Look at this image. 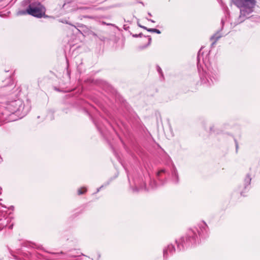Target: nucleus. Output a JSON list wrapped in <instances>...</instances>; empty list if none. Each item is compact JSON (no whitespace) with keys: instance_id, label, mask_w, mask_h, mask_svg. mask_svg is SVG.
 I'll return each instance as SVG.
<instances>
[{"instance_id":"15","label":"nucleus","mask_w":260,"mask_h":260,"mask_svg":"<svg viewBox=\"0 0 260 260\" xmlns=\"http://www.w3.org/2000/svg\"><path fill=\"white\" fill-rule=\"evenodd\" d=\"M145 38H148V43L146 44V45H145L144 46H139V48L140 49H145L146 48V47H147L148 46H149L151 43V36H145Z\"/></svg>"},{"instance_id":"19","label":"nucleus","mask_w":260,"mask_h":260,"mask_svg":"<svg viewBox=\"0 0 260 260\" xmlns=\"http://www.w3.org/2000/svg\"><path fill=\"white\" fill-rule=\"evenodd\" d=\"M156 70L159 75L161 76H163V73L161 69L159 66H156Z\"/></svg>"},{"instance_id":"31","label":"nucleus","mask_w":260,"mask_h":260,"mask_svg":"<svg viewBox=\"0 0 260 260\" xmlns=\"http://www.w3.org/2000/svg\"><path fill=\"white\" fill-rule=\"evenodd\" d=\"M88 105V103H84V106H83V107L85 108H87Z\"/></svg>"},{"instance_id":"36","label":"nucleus","mask_w":260,"mask_h":260,"mask_svg":"<svg viewBox=\"0 0 260 260\" xmlns=\"http://www.w3.org/2000/svg\"><path fill=\"white\" fill-rule=\"evenodd\" d=\"M127 176L128 179H129V176H128V173H127Z\"/></svg>"},{"instance_id":"4","label":"nucleus","mask_w":260,"mask_h":260,"mask_svg":"<svg viewBox=\"0 0 260 260\" xmlns=\"http://www.w3.org/2000/svg\"><path fill=\"white\" fill-rule=\"evenodd\" d=\"M21 6L25 10H19L17 15L29 14L37 18H41L45 14V8L38 0H23Z\"/></svg>"},{"instance_id":"18","label":"nucleus","mask_w":260,"mask_h":260,"mask_svg":"<svg viewBox=\"0 0 260 260\" xmlns=\"http://www.w3.org/2000/svg\"><path fill=\"white\" fill-rule=\"evenodd\" d=\"M109 184V182H107L106 183V184H104V185H102V186H101L99 188H98L97 189H96V191L95 192V193H96L98 192H99L101 189L102 188H103V187L108 185Z\"/></svg>"},{"instance_id":"5","label":"nucleus","mask_w":260,"mask_h":260,"mask_svg":"<svg viewBox=\"0 0 260 260\" xmlns=\"http://www.w3.org/2000/svg\"><path fill=\"white\" fill-rule=\"evenodd\" d=\"M232 3L240 9V15L234 22L237 25L249 17L256 5V0H231Z\"/></svg>"},{"instance_id":"10","label":"nucleus","mask_w":260,"mask_h":260,"mask_svg":"<svg viewBox=\"0 0 260 260\" xmlns=\"http://www.w3.org/2000/svg\"><path fill=\"white\" fill-rule=\"evenodd\" d=\"M169 173L165 169H161L156 173V177L160 185H164L167 182L166 177Z\"/></svg>"},{"instance_id":"28","label":"nucleus","mask_w":260,"mask_h":260,"mask_svg":"<svg viewBox=\"0 0 260 260\" xmlns=\"http://www.w3.org/2000/svg\"><path fill=\"white\" fill-rule=\"evenodd\" d=\"M81 64H82V62L81 63V64H80L78 65V66H77V70H78L79 72H80V73L81 72V69H80V65H81Z\"/></svg>"},{"instance_id":"35","label":"nucleus","mask_w":260,"mask_h":260,"mask_svg":"<svg viewBox=\"0 0 260 260\" xmlns=\"http://www.w3.org/2000/svg\"><path fill=\"white\" fill-rule=\"evenodd\" d=\"M139 3H140V4H141L143 6H144V3H143V2H139Z\"/></svg>"},{"instance_id":"27","label":"nucleus","mask_w":260,"mask_h":260,"mask_svg":"<svg viewBox=\"0 0 260 260\" xmlns=\"http://www.w3.org/2000/svg\"><path fill=\"white\" fill-rule=\"evenodd\" d=\"M212 41H213V42L211 44V47H213L217 42V41H215V40H212Z\"/></svg>"},{"instance_id":"22","label":"nucleus","mask_w":260,"mask_h":260,"mask_svg":"<svg viewBox=\"0 0 260 260\" xmlns=\"http://www.w3.org/2000/svg\"><path fill=\"white\" fill-rule=\"evenodd\" d=\"M143 36H144L143 34L141 32L138 35L137 34L133 35V37L134 38H138V37H142Z\"/></svg>"},{"instance_id":"32","label":"nucleus","mask_w":260,"mask_h":260,"mask_svg":"<svg viewBox=\"0 0 260 260\" xmlns=\"http://www.w3.org/2000/svg\"><path fill=\"white\" fill-rule=\"evenodd\" d=\"M13 226V224L12 223L8 225L9 229H12Z\"/></svg>"},{"instance_id":"25","label":"nucleus","mask_w":260,"mask_h":260,"mask_svg":"<svg viewBox=\"0 0 260 260\" xmlns=\"http://www.w3.org/2000/svg\"><path fill=\"white\" fill-rule=\"evenodd\" d=\"M138 25L140 27L142 28H143V29H145V30H147V29H148V28H147V27H146V26H143V25H141V24H140V23H138Z\"/></svg>"},{"instance_id":"37","label":"nucleus","mask_w":260,"mask_h":260,"mask_svg":"<svg viewBox=\"0 0 260 260\" xmlns=\"http://www.w3.org/2000/svg\"><path fill=\"white\" fill-rule=\"evenodd\" d=\"M1 190H2V188H1V187H0V194H1Z\"/></svg>"},{"instance_id":"40","label":"nucleus","mask_w":260,"mask_h":260,"mask_svg":"<svg viewBox=\"0 0 260 260\" xmlns=\"http://www.w3.org/2000/svg\"><path fill=\"white\" fill-rule=\"evenodd\" d=\"M0 159H1L2 158H0Z\"/></svg>"},{"instance_id":"39","label":"nucleus","mask_w":260,"mask_h":260,"mask_svg":"<svg viewBox=\"0 0 260 260\" xmlns=\"http://www.w3.org/2000/svg\"><path fill=\"white\" fill-rule=\"evenodd\" d=\"M0 16H2L1 12H0Z\"/></svg>"},{"instance_id":"33","label":"nucleus","mask_w":260,"mask_h":260,"mask_svg":"<svg viewBox=\"0 0 260 260\" xmlns=\"http://www.w3.org/2000/svg\"><path fill=\"white\" fill-rule=\"evenodd\" d=\"M148 15L149 16H150V17H151V16H152V15H151V13H150V12H148Z\"/></svg>"},{"instance_id":"24","label":"nucleus","mask_w":260,"mask_h":260,"mask_svg":"<svg viewBox=\"0 0 260 260\" xmlns=\"http://www.w3.org/2000/svg\"><path fill=\"white\" fill-rule=\"evenodd\" d=\"M155 28H148L147 29V31L150 32H155Z\"/></svg>"},{"instance_id":"30","label":"nucleus","mask_w":260,"mask_h":260,"mask_svg":"<svg viewBox=\"0 0 260 260\" xmlns=\"http://www.w3.org/2000/svg\"><path fill=\"white\" fill-rule=\"evenodd\" d=\"M146 19H147L148 21H150V22H152V23H154V22H155V21H154L153 20H152V19H148V18H146Z\"/></svg>"},{"instance_id":"8","label":"nucleus","mask_w":260,"mask_h":260,"mask_svg":"<svg viewBox=\"0 0 260 260\" xmlns=\"http://www.w3.org/2000/svg\"><path fill=\"white\" fill-rule=\"evenodd\" d=\"M251 181V176L247 174L244 179L243 185L239 187V191L241 196H244V193L250 189Z\"/></svg>"},{"instance_id":"13","label":"nucleus","mask_w":260,"mask_h":260,"mask_svg":"<svg viewBox=\"0 0 260 260\" xmlns=\"http://www.w3.org/2000/svg\"><path fill=\"white\" fill-rule=\"evenodd\" d=\"M91 118L92 119L93 122L94 123L97 129L99 130V132H100L102 134L103 133L102 128L100 125L99 121L92 117H91Z\"/></svg>"},{"instance_id":"26","label":"nucleus","mask_w":260,"mask_h":260,"mask_svg":"<svg viewBox=\"0 0 260 260\" xmlns=\"http://www.w3.org/2000/svg\"><path fill=\"white\" fill-rule=\"evenodd\" d=\"M214 132H215V131H214V126H210V133H212V132L213 133Z\"/></svg>"},{"instance_id":"6","label":"nucleus","mask_w":260,"mask_h":260,"mask_svg":"<svg viewBox=\"0 0 260 260\" xmlns=\"http://www.w3.org/2000/svg\"><path fill=\"white\" fill-rule=\"evenodd\" d=\"M220 1L221 7H222L225 14V17L222 18L221 20V28L210 37V40L211 41L215 40L217 41L222 37L221 32L223 29L225 19H226L227 16L230 15V11L229 10L228 8L221 0Z\"/></svg>"},{"instance_id":"1","label":"nucleus","mask_w":260,"mask_h":260,"mask_svg":"<svg viewBox=\"0 0 260 260\" xmlns=\"http://www.w3.org/2000/svg\"><path fill=\"white\" fill-rule=\"evenodd\" d=\"M209 236L207 224L204 221L198 224L196 226L188 230L185 236L176 240L177 250L183 251L189 247L197 245L201 239H205Z\"/></svg>"},{"instance_id":"20","label":"nucleus","mask_w":260,"mask_h":260,"mask_svg":"<svg viewBox=\"0 0 260 260\" xmlns=\"http://www.w3.org/2000/svg\"><path fill=\"white\" fill-rule=\"evenodd\" d=\"M234 142L235 143L236 153H237L238 151V148H239L238 143L237 140L235 138L234 139Z\"/></svg>"},{"instance_id":"34","label":"nucleus","mask_w":260,"mask_h":260,"mask_svg":"<svg viewBox=\"0 0 260 260\" xmlns=\"http://www.w3.org/2000/svg\"><path fill=\"white\" fill-rule=\"evenodd\" d=\"M28 243L24 244V246H25V247H27V246H28Z\"/></svg>"},{"instance_id":"11","label":"nucleus","mask_w":260,"mask_h":260,"mask_svg":"<svg viewBox=\"0 0 260 260\" xmlns=\"http://www.w3.org/2000/svg\"><path fill=\"white\" fill-rule=\"evenodd\" d=\"M171 179L172 182L176 184H178L179 182V175L177 170L174 164L172 165L171 169Z\"/></svg>"},{"instance_id":"29","label":"nucleus","mask_w":260,"mask_h":260,"mask_svg":"<svg viewBox=\"0 0 260 260\" xmlns=\"http://www.w3.org/2000/svg\"><path fill=\"white\" fill-rule=\"evenodd\" d=\"M154 33H156L157 34H160L161 33V31L159 29L155 28Z\"/></svg>"},{"instance_id":"12","label":"nucleus","mask_w":260,"mask_h":260,"mask_svg":"<svg viewBox=\"0 0 260 260\" xmlns=\"http://www.w3.org/2000/svg\"><path fill=\"white\" fill-rule=\"evenodd\" d=\"M135 187L133 188L134 191L137 192L140 189H144L145 190H149V189H147L145 183H139L137 182L135 180L134 181Z\"/></svg>"},{"instance_id":"21","label":"nucleus","mask_w":260,"mask_h":260,"mask_svg":"<svg viewBox=\"0 0 260 260\" xmlns=\"http://www.w3.org/2000/svg\"><path fill=\"white\" fill-rule=\"evenodd\" d=\"M83 212V210L82 209H77L76 210V212L74 213L75 216L79 215Z\"/></svg>"},{"instance_id":"16","label":"nucleus","mask_w":260,"mask_h":260,"mask_svg":"<svg viewBox=\"0 0 260 260\" xmlns=\"http://www.w3.org/2000/svg\"><path fill=\"white\" fill-rule=\"evenodd\" d=\"M19 253L22 254L23 257L26 258V259H29V258L32 257V254L29 252H22L21 251H19Z\"/></svg>"},{"instance_id":"2","label":"nucleus","mask_w":260,"mask_h":260,"mask_svg":"<svg viewBox=\"0 0 260 260\" xmlns=\"http://www.w3.org/2000/svg\"><path fill=\"white\" fill-rule=\"evenodd\" d=\"M30 110L29 105H25L20 99L7 103L4 108L0 109V125L3 122H8L23 118Z\"/></svg>"},{"instance_id":"38","label":"nucleus","mask_w":260,"mask_h":260,"mask_svg":"<svg viewBox=\"0 0 260 260\" xmlns=\"http://www.w3.org/2000/svg\"><path fill=\"white\" fill-rule=\"evenodd\" d=\"M68 74L69 75H70V73H69V72L68 71Z\"/></svg>"},{"instance_id":"9","label":"nucleus","mask_w":260,"mask_h":260,"mask_svg":"<svg viewBox=\"0 0 260 260\" xmlns=\"http://www.w3.org/2000/svg\"><path fill=\"white\" fill-rule=\"evenodd\" d=\"M176 249L175 245L172 244H169L163 249V259L168 260L170 256L173 255L175 252Z\"/></svg>"},{"instance_id":"23","label":"nucleus","mask_w":260,"mask_h":260,"mask_svg":"<svg viewBox=\"0 0 260 260\" xmlns=\"http://www.w3.org/2000/svg\"><path fill=\"white\" fill-rule=\"evenodd\" d=\"M9 2L7 1L6 3H5L4 4H2L1 5L0 8H3L5 7L6 6H7L9 4Z\"/></svg>"},{"instance_id":"7","label":"nucleus","mask_w":260,"mask_h":260,"mask_svg":"<svg viewBox=\"0 0 260 260\" xmlns=\"http://www.w3.org/2000/svg\"><path fill=\"white\" fill-rule=\"evenodd\" d=\"M3 209H6L7 207L0 204V231L7 226L11 220L10 218L7 215L6 211Z\"/></svg>"},{"instance_id":"17","label":"nucleus","mask_w":260,"mask_h":260,"mask_svg":"<svg viewBox=\"0 0 260 260\" xmlns=\"http://www.w3.org/2000/svg\"><path fill=\"white\" fill-rule=\"evenodd\" d=\"M87 191V188L85 187L79 188L77 190V194L78 195H82L84 194Z\"/></svg>"},{"instance_id":"14","label":"nucleus","mask_w":260,"mask_h":260,"mask_svg":"<svg viewBox=\"0 0 260 260\" xmlns=\"http://www.w3.org/2000/svg\"><path fill=\"white\" fill-rule=\"evenodd\" d=\"M158 186L157 184L154 180H150L149 182V188L151 189H154Z\"/></svg>"},{"instance_id":"3","label":"nucleus","mask_w":260,"mask_h":260,"mask_svg":"<svg viewBox=\"0 0 260 260\" xmlns=\"http://www.w3.org/2000/svg\"><path fill=\"white\" fill-rule=\"evenodd\" d=\"M201 54V50L199 51L197 56V64L200 72L201 81L202 84H206L207 86H210L213 84L214 82H216L219 79V70L215 66L213 67L206 57L205 58H202L205 67H202V72L201 73L200 67Z\"/></svg>"}]
</instances>
